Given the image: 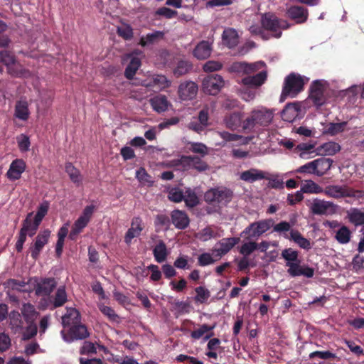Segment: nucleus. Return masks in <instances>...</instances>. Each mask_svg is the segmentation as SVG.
I'll return each mask as SVG.
<instances>
[{
    "label": "nucleus",
    "instance_id": "0eeeda50",
    "mask_svg": "<svg viewBox=\"0 0 364 364\" xmlns=\"http://www.w3.org/2000/svg\"><path fill=\"white\" fill-rule=\"evenodd\" d=\"M274 225L272 219L262 220L251 223L240 234L241 236L248 235L249 237L257 238L268 231Z\"/></svg>",
    "mask_w": 364,
    "mask_h": 364
},
{
    "label": "nucleus",
    "instance_id": "cd10ccee",
    "mask_svg": "<svg viewBox=\"0 0 364 364\" xmlns=\"http://www.w3.org/2000/svg\"><path fill=\"white\" fill-rule=\"evenodd\" d=\"M341 150V146L334 141L324 143L316 148V155L333 156Z\"/></svg>",
    "mask_w": 364,
    "mask_h": 364
},
{
    "label": "nucleus",
    "instance_id": "a18cd8bd",
    "mask_svg": "<svg viewBox=\"0 0 364 364\" xmlns=\"http://www.w3.org/2000/svg\"><path fill=\"white\" fill-rule=\"evenodd\" d=\"M192 68V64L187 60H181L179 61L176 66L174 68L173 73V75L179 77L182 75H184L190 72Z\"/></svg>",
    "mask_w": 364,
    "mask_h": 364
},
{
    "label": "nucleus",
    "instance_id": "680f3d73",
    "mask_svg": "<svg viewBox=\"0 0 364 364\" xmlns=\"http://www.w3.org/2000/svg\"><path fill=\"white\" fill-rule=\"evenodd\" d=\"M16 140L21 152H26L29 150L31 143L28 136L22 134L17 136Z\"/></svg>",
    "mask_w": 364,
    "mask_h": 364
},
{
    "label": "nucleus",
    "instance_id": "4be33fe9",
    "mask_svg": "<svg viewBox=\"0 0 364 364\" xmlns=\"http://www.w3.org/2000/svg\"><path fill=\"white\" fill-rule=\"evenodd\" d=\"M55 286L56 283L53 279H42L36 284L35 289L36 294L49 299V295L53 291Z\"/></svg>",
    "mask_w": 364,
    "mask_h": 364
},
{
    "label": "nucleus",
    "instance_id": "f3484780",
    "mask_svg": "<svg viewBox=\"0 0 364 364\" xmlns=\"http://www.w3.org/2000/svg\"><path fill=\"white\" fill-rule=\"evenodd\" d=\"M144 229V223L139 217H135L132 219L131 226L127 231L124 236V242L130 245L134 238L139 237Z\"/></svg>",
    "mask_w": 364,
    "mask_h": 364
},
{
    "label": "nucleus",
    "instance_id": "423d86ee",
    "mask_svg": "<svg viewBox=\"0 0 364 364\" xmlns=\"http://www.w3.org/2000/svg\"><path fill=\"white\" fill-rule=\"evenodd\" d=\"M95 209V205L92 204L85 207L81 215L73 224L72 230L69 235L70 239L74 240L75 237L87 226Z\"/></svg>",
    "mask_w": 364,
    "mask_h": 364
},
{
    "label": "nucleus",
    "instance_id": "aec40b11",
    "mask_svg": "<svg viewBox=\"0 0 364 364\" xmlns=\"http://www.w3.org/2000/svg\"><path fill=\"white\" fill-rule=\"evenodd\" d=\"M26 167V163L23 159H15L11 163L6 175L10 181L18 180L25 171Z\"/></svg>",
    "mask_w": 364,
    "mask_h": 364
},
{
    "label": "nucleus",
    "instance_id": "774afa93",
    "mask_svg": "<svg viewBox=\"0 0 364 364\" xmlns=\"http://www.w3.org/2000/svg\"><path fill=\"white\" fill-rule=\"evenodd\" d=\"M196 300L200 303H204L210 296V292L202 287L196 288Z\"/></svg>",
    "mask_w": 364,
    "mask_h": 364
},
{
    "label": "nucleus",
    "instance_id": "f03ea898",
    "mask_svg": "<svg viewBox=\"0 0 364 364\" xmlns=\"http://www.w3.org/2000/svg\"><path fill=\"white\" fill-rule=\"evenodd\" d=\"M0 63L6 68L9 75L14 77H28L31 72L16 59L15 55L7 50H0Z\"/></svg>",
    "mask_w": 364,
    "mask_h": 364
},
{
    "label": "nucleus",
    "instance_id": "2f4dec72",
    "mask_svg": "<svg viewBox=\"0 0 364 364\" xmlns=\"http://www.w3.org/2000/svg\"><path fill=\"white\" fill-rule=\"evenodd\" d=\"M289 16L296 23H304L308 18V10L302 6H294L288 9Z\"/></svg>",
    "mask_w": 364,
    "mask_h": 364
},
{
    "label": "nucleus",
    "instance_id": "603ef678",
    "mask_svg": "<svg viewBox=\"0 0 364 364\" xmlns=\"http://www.w3.org/2000/svg\"><path fill=\"white\" fill-rule=\"evenodd\" d=\"M100 311L107 317V318L112 321L119 323L120 319L119 316L114 312V311L109 306L104 304H99L98 306Z\"/></svg>",
    "mask_w": 364,
    "mask_h": 364
},
{
    "label": "nucleus",
    "instance_id": "864d4df0",
    "mask_svg": "<svg viewBox=\"0 0 364 364\" xmlns=\"http://www.w3.org/2000/svg\"><path fill=\"white\" fill-rule=\"evenodd\" d=\"M188 149L193 153L200 154L202 156L207 155L208 153V147L203 143L190 142L188 143Z\"/></svg>",
    "mask_w": 364,
    "mask_h": 364
},
{
    "label": "nucleus",
    "instance_id": "e2e57ef3",
    "mask_svg": "<svg viewBox=\"0 0 364 364\" xmlns=\"http://www.w3.org/2000/svg\"><path fill=\"white\" fill-rule=\"evenodd\" d=\"M247 63L245 62H235L229 68L230 72L238 74H247Z\"/></svg>",
    "mask_w": 364,
    "mask_h": 364
},
{
    "label": "nucleus",
    "instance_id": "3c124183",
    "mask_svg": "<svg viewBox=\"0 0 364 364\" xmlns=\"http://www.w3.org/2000/svg\"><path fill=\"white\" fill-rule=\"evenodd\" d=\"M164 35V33L161 31H154L151 33H148L147 35L141 37L139 43L141 46H145L154 43L159 38H162Z\"/></svg>",
    "mask_w": 364,
    "mask_h": 364
},
{
    "label": "nucleus",
    "instance_id": "2eb2a0df",
    "mask_svg": "<svg viewBox=\"0 0 364 364\" xmlns=\"http://www.w3.org/2000/svg\"><path fill=\"white\" fill-rule=\"evenodd\" d=\"M326 195L329 197L338 198L346 196H353V197H361L362 193L360 191H353L350 192L348 191L346 187L340 186H328L326 187L323 190V192Z\"/></svg>",
    "mask_w": 364,
    "mask_h": 364
},
{
    "label": "nucleus",
    "instance_id": "c9c22d12",
    "mask_svg": "<svg viewBox=\"0 0 364 364\" xmlns=\"http://www.w3.org/2000/svg\"><path fill=\"white\" fill-rule=\"evenodd\" d=\"M316 175L321 176L326 173L331 168L333 160L326 158H320L314 160Z\"/></svg>",
    "mask_w": 364,
    "mask_h": 364
},
{
    "label": "nucleus",
    "instance_id": "dca6fc26",
    "mask_svg": "<svg viewBox=\"0 0 364 364\" xmlns=\"http://www.w3.org/2000/svg\"><path fill=\"white\" fill-rule=\"evenodd\" d=\"M143 54L141 51H135L127 55V58L130 60L128 64L124 75L127 78L132 79L138 69L141 66V61Z\"/></svg>",
    "mask_w": 364,
    "mask_h": 364
},
{
    "label": "nucleus",
    "instance_id": "bb28decb",
    "mask_svg": "<svg viewBox=\"0 0 364 364\" xmlns=\"http://www.w3.org/2000/svg\"><path fill=\"white\" fill-rule=\"evenodd\" d=\"M223 43L230 48L235 47L239 43L237 32L231 28H225L222 35Z\"/></svg>",
    "mask_w": 364,
    "mask_h": 364
},
{
    "label": "nucleus",
    "instance_id": "6e6552de",
    "mask_svg": "<svg viewBox=\"0 0 364 364\" xmlns=\"http://www.w3.org/2000/svg\"><path fill=\"white\" fill-rule=\"evenodd\" d=\"M327 86V82L323 80H317L312 83L310 89L309 98L316 106L318 107L325 103V91Z\"/></svg>",
    "mask_w": 364,
    "mask_h": 364
},
{
    "label": "nucleus",
    "instance_id": "4d7b16f0",
    "mask_svg": "<svg viewBox=\"0 0 364 364\" xmlns=\"http://www.w3.org/2000/svg\"><path fill=\"white\" fill-rule=\"evenodd\" d=\"M136 178L143 185H151L153 181L151 176L144 168H140L136 171Z\"/></svg>",
    "mask_w": 364,
    "mask_h": 364
},
{
    "label": "nucleus",
    "instance_id": "5701e85b",
    "mask_svg": "<svg viewBox=\"0 0 364 364\" xmlns=\"http://www.w3.org/2000/svg\"><path fill=\"white\" fill-rule=\"evenodd\" d=\"M50 235V231L49 230H45L41 231L37 235L34 245L31 249V256L33 258H37L39 255L41 250L48 242V239Z\"/></svg>",
    "mask_w": 364,
    "mask_h": 364
},
{
    "label": "nucleus",
    "instance_id": "39448f33",
    "mask_svg": "<svg viewBox=\"0 0 364 364\" xmlns=\"http://www.w3.org/2000/svg\"><path fill=\"white\" fill-rule=\"evenodd\" d=\"M232 197L231 191L226 188H215L207 191L204 195L205 200L208 203L225 205Z\"/></svg>",
    "mask_w": 364,
    "mask_h": 364
},
{
    "label": "nucleus",
    "instance_id": "7c9ffc66",
    "mask_svg": "<svg viewBox=\"0 0 364 364\" xmlns=\"http://www.w3.org/2000/svg\"><path fill=\"white\" fill-rule=\"evenodd\" d=\"M347 218L356 227L364 225V208H350L347 211Z\"/></svg>",
    "mask_w": 364,
    "mask_h": 364
},
{
    "label": "nucleus",
    "instance_id": "f257e3e1",
    "mask_svg": "<svg viewBox=\"0 0 364 364\" xmlns=\"http://www.w3.org/2000/svg\"><path fill=\"white\" fill-rule=\"evenodd\" d=\"M261 23L250 26V31L255 35H261L262 29L267 30L272 33V36L279 38L282 36V30L289 28L288 23L284 20H279L272 13H264L261 14Z\"/></svg>",
    "mask_w": 364,
    "mask_h": 364
},
{
    "label": "nucleus",
    "instance_id": "9b49d317",
    "mask_svg": "<svg viewBox=\"0 0 364 364\" xmlns=\"http://www.w3.org/2000/svg\"><path fill=\"white\" fill-rule=\"evenodd\" d=\"M139 84L146 87H157L160 90H164L170 87L172 82L165 75L154 74L149 75L146 80H142Z\"/></svg>",
    "mask_w": 364,
    "mask_h": 364
},
{
    "label": "nucleus",
    "instance_id": "bf43d9fd",
    "mask_svg": "<svg viewBox=\"0 0 364 364\" xmlns=\"http://www.w3.org/2000/svg\"><path fill=\"white\" fill-rule=\"evenodd\" d=\"M49 208V203L48 201H44L40 204L38 206L37 213L34 217V220L37 222V223L41 224L43 218L47 214Z\"/></svg>",
    "mask_w": 364,
    "mask_h": 364
},
{
    "label": "nucleus",
    "instance_id": "a19ab883",
    "mask_svg": "<svg viewBox=\"0 0 364 364\" xmlns=\"http://www.w3.org/2000/svg\"><path fill=\"white\" fill-rule=\"evenodd\" d=\"M290 239L296 243L301 248L309 250L311 248V242L309 240L304 237L301 234L296 230H291L290 232Z\"/></svg>",
    "mask_w": 364,
    "mask_h": 364
},
{
    "label": "nucleus",
    "instance_id": "13d9d810",
    "mask_svg": "<svg viewBox=\"0 0 364 364\" xmlns=\"http://www.w3.org/2000/svg\"><path fill=\"white\" fill-rule=\"evenodd\" d=\"M67 301V294L64 287H60L58 289L55 299L53 301V307H58L63 305Z\"/></svg>",
    "mask_w": 364,
    "mask_h": 364
},
{
    "label": "nucleus",
    "instance_id": "09e8293b",
    "mask_svg": "<svg viewBox=\"0 0 364 364\" xmlns=\"http://www.w3.org/2000/svg\"><path fill=\"white\" fill-rule=\"evenodd\" d=\"M21 313L28 322L33 321L38 316V313L31 304H23Z\"/></svg>",
    "mask_w": 364,
    "mask_h": 364
},
{
    "label": "nucleus",
    "instance_id": "5fc2aeb1",
    "mask_svg": "<svg viewBox=\"0 0 364 364\" xmlns=\"http://www.w3.org/2000/svg\"><path fill=\"white\" fill-rule=\"evenodd\" d=\"M118 34L126 40H129L133 37V30L130 25L122 23L117 27Z\"/></svg>",
    "mask_w": 364,
    "mask_h": 364
},
{
    "label": "nucleus",
    "instance_id": "a211bd4d",
    "mask_svg": "<svg viewBox=\"0 0 364 364\" xmlns=\"http://www.w3.org/2000/svg\"><path fill=\"white\" fill-rule=\"evenodd\" d=\"M61 334L63 340L68 343L73 340L85 338L89 336L86 326L79 323L70 327L68 336H66L63 331L61 332Z\"/></svg>",
    "mask_w": 364,
    "mask_h": 364
},
{
    "label": "nucleus",
    "instance_id": "b1692460",
    "mask_svg": "<svg viewBox=\"0 0 364 364\" xmlns=\"http://www.w3.org/2000/svg\"><path fill=\"white\" fill-rule=\"evenodd\" d=\"M315 145L314 143H301L295 147L294 151L299 154L300 158L309 159L316 156Z\"/></svg>",
    "mask_w": 364,
    "mask_h": 364
},
{
    "label": "nucleus",
    "instance_id": "7ed1b4c3",
    "mask_svg": "<svg viewBox=\"0 0 364 364\" xmlns=\"http://www.w3.org/2000/svg\"><path fill=\"white\" fill-rule=\"evenodd\" d=\"M272 110L261 107L253 109L250 115L244 121L243 129L251 130L257 126L269 125L273 119Z\"/></svg>",
    "mask_w": 364,
    "mask_h": 364
},
{
    "label": "nucleus",
    "instance_id": "8fccbe9b",
    "mask_svg": "<svg viewBox=\"0 0 364 364\" xmlns=\"http://www.w3.org/2000/svg\"><path fill=\"white\" fill-rule=\"evenodd\" d=\"M154 256L158 262H162L166 260L167 257V250L166 245L160 242L154 249Z\"/></svg>",
    "mask_w": 364,
    "mask_h": 364
},
{
    "label": "nucleus",
    "instance_id": "37998d69",
    "mask_svg": "<svg viewBox=\"0 0 364 364\" xmlns=\"http://www.w3.org/2000/svg\"><path fill=\"white\" fill-rule=\"evenodd\" d=\"M15 116L21 120H26L29 117L28 105L26 101H19L16 105Z\"/></svg>",
    "mask_w": 364,
    "mask_h": 364
},
{
    "label": "nucleus",
    "instance_id": "c85d7f7f",
    "mask_svg": "<svg viewBox=\"0 0 364 364\" xmlns=\"http://www.w3.org/2000/svg\"><path fill=\"white\" fill-rule=\"evenodd\" d=\"M267 77V72L262 71L256 75L244 77L241 80V83L245 86L257 87L261 86L266 81Z\"/></svg>",
    "mask_w": 364,
    "mask_h": 364
},
{
    "label": "nucleus",
    "instance_id": "4468645a",
    "mask_svg": "<svg viewBox=\"0 0 364 364\" xmlns=\"http://www.w3.org/2000/svg\"><path fill=\"white\" fill-rule=\"evenodd\" d=\"M269 173L265 171L252 168L242 171L239 175V178L246 183H252L257 181L269 179Z\"/></svg>",
    "mask_w": 364,
    "mask_h": 364
},
{
    "label": "nucleus",
    "instance_id": "58836bf2",
    "mask_svg": "<svg viewBox=\"0 0 364 364\" xmlns=\"http://www.w3.org/2000/svg\"><path fill=\"white\" fill-rule=\"evenodd\" d=\"M302 193L318 194L323 192V189L312 180H305L301 186Z\"/></svg>",
    "mask_w": 364,
    "mask_h": 364
},
{
    "label": "nucleus",
    "instance_id": "4c0bfd02",
    "mask_svg": "<svg viewBox=\"0 0 364 364\" xmlns=\"http://www.w3.org/2000/svg\"><path fill=\"white\" fill-rule=\"evenodd\" d=\"M150 104L157 112H164L167 109L169 103L164 95H157L150 100Z\"/></svg>",
    "mask_w": 364,
    "mask_h": 364
},
{
    "label": "nucleus",
    "instance_id": "0e129e2a",
    "mask_svg": "<svg viewBox=\"0 0 364 364\" xmlns=\"http://www.w3.org/2000/svg\"><path fill=\"white\" fill-rule=\"evenodd\" d=\"M186 205L189 207H193L198 203V198L195 193L190 189L187 190L186 194L183 195V199Z\"/></svg>",
    "mask_w": 364,
    "mask_h": 364
},
{
    "label": "nucleus",
    "instance_id": "9d476101",
    "mask_svg": "<svg viewBox=\"0 0 364 364\" xmlns=\"http://www.w3.org/2000/svg\"><path fill=\"white\" fill-rule=\"evenodd\" d=\"M311 211L316 215H333L337 210V206L332 202L315 199L310 205Z\"/></svg>",
    "mask_w": 364,
    "mask_h": 364
},
{
    "label": "nucleus",
    "instance_id": "de8ad7c7",
    "mask_svg": "<svg viewBox=\"0 0 364 364\" xmlns=\"http://www.w3.org/2000/svg\"><path fill=\"white\" fill-rule=\"evenodd\" d=\"M241 120L242 116L240 113H232L225 118L224 122L228 128L235 129L240 126Z\"/></svg>",
    "mask_w": 364,
    "mask_h": 364
},
{
    "label": "nucleus",
    "instance_id": "c756f323",
    "mask_svg": "<svg viewBox=\"0 0 364 364\" xmlns=\"http://www.w3.org/2000/svg\"><path fill=\"white\" fill-rule=\"evenodd\" d=\"M218 134L226 142H230L233 146L247 144L251 139V138L244 137L242 136L231 134L227 132H218Z\"/></svg>",
    "mask_w": 364,
    "mask_h": 364
},
{
    "label": "nucleus",
    "instance_id": "69168bd1",
    "mask_svg": "<svg viewBox=\"0 0 364 364\" xmlns=\"http://www.w3.org/2000/svg\"><path fill=\"white\" fill-rule=\"evenodd\" d=\"M296 173H304L307 174L316 175V167L314 160L305 164L304 165L299 167L296 171Z\"/></svg>",
    "mask_w": 364,
    "mask_h": 364
},
{
    "label": "nucleus",
    "instance_id": "338daca9",
    "mask_svg": "<svg viewBox=\"0 0 364 364\" xmlns=\"http://www.w3.org/2000/svg\"><path fill=\"white\" fill-rule=\"evenodd\" d=\"M223 67V64L216 60H209L206 62L203 66V69L205 72H215L220 70Z\"/></svg>",
    "mask_w": 364,
    "mask_h": 364
},
{
    "label": "nucleus",
    "instance_id": "6ab92c4d",
    "mask_svg": "<svg viewBox=\"0 0 364 364\" xmlns=\"http://www.w3.org/2000/svg\"><path fill=\"white\" fill-rule=\"evenodd\" d=\"M287 272L291 277L305 276L308 278H311L314 276V271L312 268L307 266H302L300 264V261L297 260L292 263H289Z\"/></svg>",
    "mask_w": 364,
    "mask_h": 364
},
{
    "label": "nucleus",
    "instance_id": "49530a36",
    "mask_svg": "<svg viewBox=\"0 0 364 364\" xmlns=\"http://www.w3.org/2000/svg\"><path fill=\"white\" fill-rule=\"evenodd\" d=\"M65 171L68 174L70 180L77 185H80L82 182V176L79 171L72 164L68 163L65 165Z\"/></svg>",
    "mask_w": 364,
    "mask_h": 364
},
{
    "label": "nucleus",
    "instance_id": "c03bdc74",
    "mask_svg": "<svg viewBox=\"0 0 364 364\" xmlns=\"http://www.w3.org/2000/svg\"><path fill=\"white\" fill-rule=\"evenodd\" d=\"M346 122L329 123L325 127L323 133L331 136H335L344 132L346 129Z\"/></svg>",
    "mask_w": 364,
    "mask_h": 364
},
{
    "label": "nucleus",
    "instance_id": "1a4fd4ad",
    "mask_svg": "<svg viewBox=\"0 0 364 364\" xmlns=\"http://www.w3.org/2000/svg\"><path fill=\"white\" fill-rule=\"evenodd\" d=\"M225 86V80L219 75H211L205 77L202 82V89L204 92L215 95Z\"/></svg>",
    "mask_w": 364,
    "mask_h": 364
},
{
    "label": "nucleus",
    "instance_id": "412c9836",
    "mask_svg": "<svg viewBox=\"0 0 364 364\" xmlns=\"http://www.w3.org/2000/svg\"><path fill=\"white\" fill-rule=\"evenodd\" d=\"M301 103L293 102L286 105L282 112V119L288 122H294L301 114Z\"/></svg>",
    "mask_w": 364,
    "mask_h": 364
},
{
    "label": "nucleus",
    "instance_id": "473e14b6",
    "mask_svg": "<svg viewBox=\"0 0 364 364\" xmlns=\"http://www.w3.org/2000/svg\"><path fill=\"white\" fill-rule=\"evenodd\" d=\"M172 223L176 228L178 229H184L189 224V218L187 215L178 210L172 212L171 214Z\"/></svg>",
    "mask_w": 364,
    "mask_h": 364
},
{
    "label": "nucleus",
    "instance_id": "393cba45",
    "mask_svg": "<svg viewBox=\"0 0 364 364\" xmlns=\"http://www.w3.org/2000/svg\"><path fill=\"white\" fill-rule=\"evenodd\" d=\"M33 213L28 214L26 218L23 221L22 228L20 230L19 234L26 237L27 235L32 237L36 232L39 223H37L35 220L32 221Z\"/></svg>",
    "mask_w": 364,
    "mask_h": 364
},
{
    "label": "nucleus",
    "instance_id": "20e7f679",
    "mask_svg": "<svg viewBox=\"0 0 364 364\" xmlns=\"http://www.w3.org/2000/svg\"><path fill=\"white\" fill-rule=\"evenodd\" d=\"M304 84L305 80L301 75L294 73L288 75L284 80L280 101H284L287 97H295L303 90Z\"/></svg>",
    "mask_w": 364,
    "mask_h": 364
},
{
    "label": "nucleus",
    "instance_id": "f704fd0d",
    "mask_svg": "<svg viewBox=\"0 0 364 364\" xmlns=\"http://www.w3.org/2000/svg\"><path fill=\"white\" fill-rule=\"evenodd\" d=\"M180 162L183 164H187L199 171H205L208 168V165L204 161L195 156H182Z\"/></svg>",
    "mask_w": 364,
    "mask_h": 364
},
{
    "label": "nucleus",
    "instance_id": "a878e982",
    "mask_svg": "<svg viewBox=\"0 0 364 364\" xmlns=\"http://www.w3.org/2000/svg\"><path fill=\"white\" fill-rule=\"evenodd\" d=\"M212 42L203 41L200 42L193 50V55L199 60H205L210 56Z\"/></svg>",
    "mask_w": 364,
    "mask_h": 364
},
{
    "label": "nucleus",
    "instance_id": "ddd939ff",
    "mask_svg": "<svg viewBox=\"0 0 364 364\" xmlns=\"http://www.w3.org/2000/svg\"><path fill=\"white\" fill-rule=\"evenodd\" d=\"M240 242L239 237H226L217 242L213 249V253L218 259L226 255L236 244Z\"/></svg>",
    "mask_w": 364,
    "mask_h": 364
},
{
    "label": "nucleus",
    "instance_id": "e433bc0d",
    "mask_svg": "<svg viewBox=\"0 0 364 364\" xmlns=\"http://www.w3.org/2000/svg\"><path fill=\"white\" fill-rule=\"evenodd\" d=\"M63 325L64 326H73L80 323V313L75 309H67V313L63 317Z\"/></svg>",
    "mask_w": 364,
    "mask_h": 364
},
{
    "label": "nucleus",
    "instance_id": "ea45409f",
    "mask_svg": "<svg viewBox=\"0 0 364 364\" xmlns=\"http://www.w3.org/2000/svg\"><path fill=\"white\" fill-rule=\"evenodd\" d=\"M221 234L215 228L207 227L201 230L196 237L201 241L205 242L211 238L220 237Z\"/></svg>",
    "mask_w": 364,
    "mask_h": 364
},
{
    "label": "nucleus",
    "instance_id": "79ce46f5",
    "mask_svg": "<svg viewBox=\"0 0 364 364\" xmlns=\"http://www.w3.org/2000/svg\"><path fill=\"white\" fill-rule=\"evenodd\" d=\"M335 238L340 244H347L350 241L351 232L348 227L343 225L336 231Z\"/></svg>",
    "mask_w": 364,
    "mask_h": 364
},
{
    "label": "nucleus",
    "instance_id": "72a5a7b5",
    "mask_svg": "<svg viewBox=\"0 0 364 364\" xmlns=\"http://www.w3.org/2000/svg\"><path fill=\"white\" fill-rule=\"evenodd\" d=\"M215 327V324L213 326H208L206 324L200 325L191 332V336L194 339H199L204 337L205 340H208L213 336V333L212 331Z\"/></svg>",
    "mask_w": 364,
    "mask_h": 364
},
{
    "label": "nucleus",
    "instance_id": "f8f14e48",
    "mask_svg": "<svg viewBox=\"0 0 364 364\" xmlns=\"http://www.w3.org/2000/svg\"><path fill=\"white\" fill-rule=\"evenodd\" d=\"M198 90V85L193 81H184L178 88V95L181 100H191L196 97Z\"/></svg>",
    "mask_w": 364,
    "mask_h": 364
},
{
    "label": "nucleus",
    "instance_id": "6e6d98bb",
    "mask_svg": "<svg viewBox=\"0 0 364 364\" xmlns=\"http://www.w3.org/2000/svg\"><path fill=\"white\" fill-rule=\"evenodd\" d=\"M282 256L286 260V266L288 265L289 263L299 260L298 252L291 248L284 250L282 252Z\"/></svg>",
    "mask_w": 364,
    "mask_h": 364
},
{
    "label": "nucleus",
    "instance_id": "052dcab7",
    "mask_svg": "<svg viewBox=\"0 0 364 364\" xmlns=\"http://www.w3.org/2000/svg\"><path fill=\"white\" fill-rule=\"evenodd\" d=\"M257 249V244L252 241L245 242L240 248V253L245 257L249 256Z\"/></svg>",
    "mask_w": 364,
    "mask_h": 364
}]
</instances>
